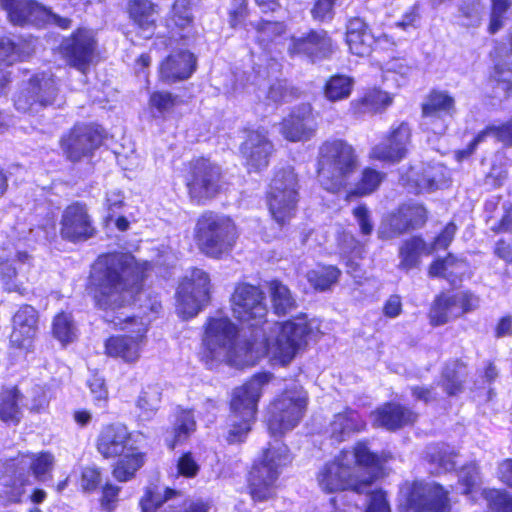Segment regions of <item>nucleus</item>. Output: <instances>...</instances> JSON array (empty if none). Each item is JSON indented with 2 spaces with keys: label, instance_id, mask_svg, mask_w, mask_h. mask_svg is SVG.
Here are the masks:
<instances>
[{
  "label": "nucleus",
  "instance_id": "f257e3e1",
  "mask_svg": "<svg viewBox=\"0 0 512 512\" xmlns=\"http://www.w3.org/2000/svg\"><path fill=\"white\" fill-rule=\"evenodd\" d=\"M144 272L134 257L124 253L101 255L92 265L90 287L96 305L115 311L129 304L139 292Z\"/></svg>",
  "mask_w": 512,
  "mask_h": 512
},
{
  "label": "nucleus",
  "instance_id": "f03ea898",
  "mask_svg": "<svg viewBox=\"0 0 512 512\" xmlns=\"http://www.w3.org/2000/svg\"><path fill=\"white\" fill-rule=\"evenodd\" d=\"M379 467V456L366 443L359 442L353 450H343L333 460L325 463L317 473V482L327 493L348 489L368 493Z\"/></svg>",
  "mask_w": 512,
  "mask_h": 512
},
{
  "label": "nucleus",
  "instance_id": "7ed1b4c3",
  "mask_svg": "<svg viewBox=\"0 0 512 512\" xmlns=\"http://www.w3.org/2000/svg\"><path fill=\"white\" fill-rule=\"evenodd\" d=\"M54 465L49 452L21 454L0 459V503L8 505L22 500L26 486H31V473L38 481H46Z\"/></svg>",
  "mask_w": 512,
  "mask_h": 512
},
{
  "label": "nucleus",
  "instance_id": "20e7f679",
  "mask_svg": "<svg viewBox=\"0 0 512 512\" xmlns=\"http://www.w3.org/2000/svg\"><path fill=\"white\" fill-rule=\"evenodd\" d=\"M317 172L320 185L336 193L344 188L359 168L355 149L342 139L327 140L319 147Z\"/></svg>",
  "mask_w": 512,
  "mask_h": 512
},
{
  "label": "nucleus",
  "instance_id": "39448f33",
  "mask_svg": "<svg viewBox=\"0 0 512 512\" xmlns=\"http://www.w3.org/2000/svg\"><path fill=\"white\" fill-rule=\"evenodd\" d=\"M272 375L259 373L240 387L234 389L231 399V414L228 420L229 443L242 442L255 420L257 403L262 394V388L268 384Z\"/></svg>",
  "mask_w": 512,
  "mask_h": 512
},
{
  "label": "nucleus",
  "instance_id": "423d86ee",
  "mask_svg": "<svg viewBox=\"0 0 512 512\" xmlns=\"http://www.w3.org/2000/svg\"><path fill=\"white\" fill-rule=\"evenodd\" d=\"M290 461L288 447L284 443L276 439L269 444L250 472L249 488L253 501L264 502L274 496V483Z\"/></svg>",
  "mask_w": 512,
  "mask_h": 512
},
{
  "label": "nucleus",
  "instance_id": "0eeeda50",
  "mask_svg": "<svg viewBox=\"0 0 512 512\" xmlns=\"http://www.w3.org/2000/svg\"><path fill=\"white\" fill-rule=\"evenodd\" d=\"M237 327L227 317L210 318L203 338V359L212 366L214 362L240 365L236 349Z\"/></svg>",
  "mask_w": 512,
  "mask_h": 512
},
{
  "label": "nucleus",
  "instance_id": "6e6552de",
  "mask_svg": "<svg viewBox=\"0 0 512 512\" xmlns=\"http://www.w3.org/2000/svg\"><path fill=\"white\" fill-rule=\"evenodd\" d=\"M200 248L211 257H220L230 251L237 238V230L231 218L214 212L204 213L197 222Z\"/></svg>",
  "mask_w": 512,
  "mask_h": 512
},
{
  "label": "nucleus",
  "instance_id": "1a4fd4ad",
  "mask_svg": "<svg viewBox=\"0 0 512 512\" xmlns=\"http://www.w3.org/2000/svg\"><path fill=\"white\" fill-rule=\"evenodd\" d=\"M62 104L55 78L44 72L24 82L14 96V106L22 113L37 114L47 107H60Z\"/></svg>",
  "mask_w": 512,
  "mask_h": 512
},
{
  "label": "nucleus",
  "instance_id": "9d476101",
  "mask_svg": "<svg viewBox=\"0 0 512 512\" xmlns=\"http://www.w3.org/2000/svg\"><path fill=\"white\" fill-rule=\"evenodd\" d=\"M307 402V392L296 384L278 396L269 410L268 430L271 435L281 436L295 428L304 415Z\"/></svg>",
  "mask_w": 512,
  "mask_h": 512
},
{
  "label": "nucleus",
  "instance_id": "9b49d317",
  "mask_svg": "<svg viewBox=\"0 0 512 512\" xmlns=\"http://www.w3.org/2000/svg\"><path fill=\"white\" fill-rule=\"evenodd\" d=\"M298 179L291 167L276 172L268 193L269 210L275 221L284 225L296 212Z\"/></svg>",
  "mask_w": 512,
  "mask_h": 512
},
{
  "label": "nucleus",
  "instance_id": "f8f14e48",
  "mask_svg": "<svg viewBox=\"0 0 512 512\" xmlns=\"http://www.w3.org/2000/svg\"><path fill=\"white\" fill-rule=\"evenodd\" d=\"M105 320L120 326L121 330H130L135 336L119 335L108 338L105 342L106 354L110 357L121 358L125 362H135L140 356V342L147 332V323L140 317L116 316Z\"/></svg>",
  "mask_w": 512,
  "mask_h": 512
},
{
  "label": "nucleus",
  "instance_id": "ddd939ff",
  "mask_svg": "<svg viewBox=\"0 0 512 512\" xmlns=\"http://www.w3.org/2000/svg\"><path fill=\"white\" fill-rule=\"evenodd\" d=\"M277 330L278 333L271 352L282 365H287L307 345V337L312 329L305 317L300 316L277 324Z\"/></svg>",
  "mask_w": 512,
  "mask_h": 512
},
{
  "label": "nucleus",
  "instance_id": "4468645a",
  "mask_svg": "<svg viewBox=\"0 0 512 512\" xmlns=\"http://www.w3.org/2000/svg\"><path fill=\"white\" fill-rule=\"evenodd\" d=\"M210 300V277L193 268L177 289L178 310L184 318L196 316Z\"/></svg>",
  "mask_w": 512,
  "mask_h": 512
},
{
  "label": "nucleus",
  "instance_id": "2eb2a0df",
  "mask_svg": "<svg viewBox=\"0 0 512 512\" xmlns=\"http://www.w3.org/2000/svg\"><path fill=\"white\" fill-rule=\"evenodd\" d=\"M264 293L256 286L241 284L232 295V310L234 316L251 327L265 322L267 306Z\"/></svg>",
  "mask_w": 512,
  "mask_h": 512
},
{
  "label": "nucleus",
  "instance_id": "dca6fc26",
  "mask_svg": "<svg viewBox=\"0 0 512 512\" xmlns=\"http://www.w3.org/2000/svg\"><path fill=\"white\" fill-rule=\"evenodd\" d=\"M96 47L94 32L91 29L78 28L62 40L60 53L71 67L85 72L94 57Z\"/></svg>",
  "mask_w": 512,
  "mask_h": 512
},
{
  "label": "nucleus",
  "instance_id": "f3484780",
  "mask_svg": "<svg viewBox=\"0 0 512 512\" xmlns=\"http://www.w3.org/2000/svg\"><path fill=\"white\" fill-rule=\"evenodd\" d=\"M221 169L206 158L193 161L187 187L191 198L197 202L214 197L220 188Z\"/></svg>",
  "mask_w": 512,
  "mask_h": 512
},
{
  "label": "nucleus",
  "instance_id": "a211bd4d",
  "mask_svg": "<svg viewBox=\"0 0 512 512\" xmlns=\"http://www.w3.org/2000/svg\"><path fill=\"white\" fill-rule=\"evenodd\" d=\"M448 491L437 483H414L410 488L406 505L414 512H447L450 509Z\"/></svg>",
  "mask_w": 512,
  "mask_h": 512
},
{
  "label": "nucleus",
  "instance_id": "6ab92c4d",
  "mask_svg": "<svg viewBox=\"0 0 512 512\" xmlns=\"http://www.w3.org/2000/svg\"><path fill=\"white\" fill-rule=\"evenodd\" d=\"M332 52V40L323 29L293 35L288 45L290 56H303L313 63L329 58Z\"/></svg>",
  "mask_w": 512,
  "mask_h": 512
},
{
  "label": "nucleus",
  "instance_id": "aec40b11",
  "mask_svg": "<svg viewBox=\"0 0 512 512\" xmlns=\"http://www.w3.org/2000/svg\"><path fill=\"white\" fill-rule=\"evenodd\" d=\"M456 112L455 100L446 91L432 90L422 104V116L425 125H432L434 133L442 134L447 120Z\"/></svg>",
  "mask_w": 512,
  "mask_h": 512
},
{
  "label": "nucleus",
  "instance_id": "412c9836",
  "mask_svg": "<svg viewBox=\"0 0 512 512\" xmlns=\"http://www.w3.org/2000/svg\"><path fill=\"white\" fill-rule=\"evenodd\" d=\"M96 229L85 205L76 202L63 211L60 234L70 242L86 241L95 235Z\"/></svg>",
  "mask_w": 512,
  "mask_h": 512
},
{
  "label": "nucleus",
  "instance_id": "4be33fe9",
  "mask_svg": "<svg viewBox=\"0 0 512 512\" xmlns=\"http://www.w3.org/2000/svg\"><path fill=\"white\" fill-rule=\"evenodd\" d=\"M38 330V312L31 305L21 306L13 316L11 347L25 354L33 351L34 338Z\"/></svg>",
  "mask_w": 512,
  "mask_h": 512
},
{
  "label": "nucleus",
  "instance_id": "5701e85b",
  "mask_svg": "<svg viewBox=\"0 0 512 512\" xmlns=\"http://www.w3.org/2000/svg\"><path fill=\"white\" fill-rule=\"evenodd\" d=\"M427 221V210L418 203H405L388 218L389 231L381 230L383 238H393L424 226Z\"/></svg>",
  "mask_w": 512,
  "mask_h": 512
},
{
  "label": "nucleus",
  "instance_id": "b1692460",
  "mask_svg": "<svg viewBox=\"0 0 512 512\" xmlns=\"http://www.w3.org/2000/svg\"><path fill=\"white\" fill-rule=\"evenodd\" d=\"M274 151L272 142L266 132L248 130L245 141L240 146V152L249 171H261L268 167L269 159Z\"/></svg>",
  "mask_w": 512,
  "mask_h": 512
},
{
  "label": "nucleus",
  "instance_id": "393cba45",
  "mask_svg": "<svg viewBox=\"0 0 512 512\" xmlns=\"http://www.w3.org/2000/svg\"><path fill=\"white\" fill-rule=\"evenodd\" d=\"M102 137L97 129L89 125H75L62 138L61 147L67 158L73 162L90 155L101 144Z\"/></svg>",
  "mask_w": 512,
  "mask_h": 512
},
{
  "label": "nucleus",
  "instance_id": "a878e982",
  "mask_svg": "<svg viewBox=\"0 0 512 512\" xmlns=\"http://www.w3.org/2000/svg\"><path fill=\"white\" fill-rule=\"evenodd\" d=\"M410 137L411 131L408 124L401 123L373 147L371 156L381 161L399 162L406 156Z\"/></svg>",
  "mask_w": 512,
  "mask_h": 512
},
{
  "label": "nucleus",
  "instance_id": "bb28decb",
  "mask_svg": "<svg viewBox=\"0 0 512 512\" xmlns=\"http://www.w3.org/2000/svg\"><path fill=\"white\" fill-rule=\"evenodd\" d=\"M14 25H40L47 18V7L34 0H0Z\"/></svg>",
  "mask_w": 512,
  "mask_h": 512
},
{
  "label": "nucleus",
  "instance_id": "cd10ccee",
  "mask_svg": "<svg viewBox=\"0 0 512 512\" xmlns=\"http://www.w3.org/2000/svg\"><path fill=\"white\" fill-rule=\"evenodd\" d=\"M31 264V256L26 252H17L15 258L0 265V279L4 289L8 292H17L24 295L26 288L22 278Z\"/></svg>",
  "mask_w": 512,
  "mask_h": 512
},
{
  "label": "nucleus",
  "instance_id": "c85d7f7f",
  "mask_svg": "<svg viewBox=\"0 0 512 512\" xmlns=\"http://www.w3.org/2000/svg\"><path fill=\"white\" fill-rule=\"evenodd\" d=\"M346 43L352 54L368 56L374 50V34L363 19L354 17L346 26Z\"/></svg>",
  "mask_w": 512,
  "mask_h": 512
},
{
  "label": "nucleus",
  "instance_id": "c756f323",
  "mask_svg": "<svg viewBox=\"0 0 512 512\" xmlns=\"http://www.w3.org/2000/svg\"><path fill=\"white\" fill-rule=\"evenodd\" d=\"M196 68V59L189 51L169 55L160 67V77L167 83L189 78Z\"/></svg>",
  "mask_w": 512,
  "mask_h": 512
},
{
  "label": "nucleus",
  "instance_id": "7c9ffc66",
  "mask_svg": "<svg viewBox=\"0 0 512 512\" xmlns=\"http://www.w3.org/2000/svg\"><path fill=\"white\" fill-rule=\"evenodd\" d=\"M129 440L127 428L120 424L104 427L97 440V449L105 458L120 456L124 453Z\"/></svg>",
  "mask_w": 512,
  "mask_h": 512
},
{
  "label": "nucleus",
  "instance_id": "2f4dec72",
  "mask_svg": "<svg viewBox=\"0 0 512 512\" xmlns=\"http://www.w3.org/2000/svg\"><path fill=\"white\" fill-rule=\"evenodd\" d=\"M364 428V422L359 414L352 409H345L343 412L333 416L327 429L330 438L335 442H342L349 438L353 433Z\"/></svg>",
  "mask_w": 512,
  "mask_h": 512
},
{
  "label": "nucleus",
  "instance_id": "473e14b6",
  "mask_svg": "<svg viewBox=\"0 0 512 512\" xmlns=\"http://www.w3.org/2000/svg\"><path fill=\"white\" fill-rule=\"evenodd\" d=\"M310 108L303 106L293 111L281 124V133L285 139L297 142L310 138L312 129L309 127Z\"/></svg>",
  "mask_w": 512,
  "mask_h": 512
},
{
  "label": "nucleus",
  "instance_id": "72a5a7b5",
  "mask_svg": "<svg viewBox=\"0 0 512 512\" xmlns=\"http://www.w3.org/2000/svg\"><path fill=\"white\" fill-rule=\"evenodd\" d=\"M415 420L416 414L399 404L393 403L379 408L375 416L376 424L388 430L399 429L404 425L413 423Z\"/></svg>",
  "mask_w": 512,
  "mask_h": 512
},
{
  "label": "nucleus",
  "instance_id": "f704fd0d",
  "mask_svg": "<svg viewBox=\"0 0 512 512\" xmlns=\"http://www.w3.org/2000/svg\"><path fill=\"white\" fill-rule=\"evenodd\" d=\"M128 12L140 35L143 38H150L155 28L153 4L149 0H130Z\"/></svg>",
  "mask_w": 512,
  "mask_h": 512
},
{
  "label": "nucleus",
  "instance_id": "c9c22d12",
  "mask_svg": "<svg viewBox=\"0 0 512 512\" xmlns=\"http://www.w3.org/2000/svg\"><path fill=\"white\" fill-rule=\"evenodd\" d=\"M161 399L162 388L160 385L152 384L144 387L136 400L139 419L145 422L151 421L160 408Z\"/></svg>",
  "mask_w": 512,
  "mask_h": 512
},
{
  "label": "nucleus",
  "instance_id": "e433bc0d",
  "mask_svg": "<svg viewBox=\"0 0 512 512\" xmlns=\"http://www.w3.org/2000/svg\"><path fill=\"white\" fill-rule=\"evenodd\" d=\"M431 253L429 245L419 236H413L404 241L399 249V267L403 270H410L419 265L420 257Z\"/></svg>",
  "mask_w": 512,
  "mask_h": 512
},
{
  "label": "nucleus",
  "instance_id": "4c0bfd02",
  "mask_svg": "<svg viewBox=\"0 0 512 512\" xmlns=\"http://www.w3.org/2000/svg\"><path fill=\"white\" fill-rule=\"evenodd\" d=\"M454 295L441 294L433 302L429 317L433 326L444 325L460 316Z\"/></svg>",
  "mask_w": 512,
  "mask_h": 512
},
{
  "label": "nucleus",
  "instance_id": "58836bf2",
  "mask_svg": "<svg viewBox=\"0 0 512 512\" xmlns=\"http://www.w3.org/2000/svg\"><path fill=\"white\" fill-rule=\"evenodd\" d=\"M254 84L258 86V97H264L273 103H278L284 100L287 96L286 82L276 79L271 82L267 71L259 70L255 76Z\"/></svg>",
  "mask_w": 512,
  "mask_h": 512
},
{
  "label": "nucleus",
  "instance_id": "ea45409f",
  "mask_svg": "<svg viewBox=\"0 0 512 512\" xmlns=\"http://www.w3.org/2000/svg\"><path fill=\"white\" fill-rule=\"evenodd\" d=\"M21 393L16 387L5 388L0 392V419L6 423L18 424L22 417L19 402Z\"/></svg>",
  "mask_w": 512,
  "mask_h": 512
},
{
  "label": "nucleus",
  "instance_id": "a19ab883",
  "mask_svg": "<svg viewBox=\"0 0 512 512\" xmlns=\"http://www.w3.org/2000/svg\"><path fill=\"white\" fill-rule=\"evenodd\" d=\"M195 430L196 420L193 411L177 408L173 421L174 438L172 441H169L167 438L166 442L171 449H174L176 444L185 441Z\"/></svg>",
  "mask_w": 512,
  "mask_h": 512
},
{
  "label": "nucleus",
  "instance_id": "79ce46f5",
  "mask_svg": "<svg viewBox=\"0 0 512 512\" xmlns=\"http://www.w3.org/2000/svg\"><path fill=\"white\" fill-rule=\"evenodd\" d=\"M466 376V365L462 361L449 362L442 373V386L447 394L453 396L462 392Z\"/></svg>",
  "mask_w": 512,
  "mask_h": 512
},
{
  "label": "nucleus",
  "instance_id": "37998d69",
  "mask_svg": "<svg viewBox=\"0 0 512 512\" xmlns=\"http://www.w3.org/2000/svg\"><path fill=\"white\" fill-rule=\"evenodd\" d=\"M250 25L256 31V41L264 49H267L271 44L276 43L277 40L286 32V25L282 21L260 20L258 22H250Z\"/></svg>",
  "mask_w": 512,
  "mask_h": 512
},
{
  "label": "nucleus",
  "instance_id": "c03bdc74",
  "mask_svg": "<svg viewBox=\"0 0 512 512\" xmlns=\"http://www.w3.org/2000/svg\"><path fill=\"white\" fill-rule=\"evenodd\" d=\"M484 5L480 0H461L454 17L460 26L470 28L481 24Z\"/></svg>",
  "mask_w": 512,
  "mask_h": 512
},
{
  "label": "nucleus",
  "instance_id": "a18cd8bd",
  "mask_svg": "<svg viewBox=\"0 0 512 512\" xmlns=\"http://www.w3.org/2000/svg\"><path fill=\"white\" fill-rule=\"evenodd\" d=\"M270 293L274 312L279 316L287 315L297 308V301L290 289L279 281L270 283Z\"/></svg>",
  "mask_w": 512,
  "mask_h": 512
},
{
  "label": "nucleus",
  "instance_id": "49530a36",
  "mask_svg": "<svg viewBox=\"0 0 512 512\" xmlns=\"http://www.w3.org/2000/svg\"><path fill=\"white\" fill-rule=\"evenodd\" d=\"M487 137H494L505 145L512 146V119L501 126H488L479 132L469 144L467 151L464 152L467 155L473 153L476 147Z\"/></svg>",
  "mask_w": 512,
  "mask_h": 512
},
{
  "label": "nucleus",
  "instance_id": "de8ad7c7",
  "mask_svg": "<svg viewBox=\"0 0 512 512\" xmlns=\"http://www.w3.org/2000/svg\"><path fill=\"white\" fill-rule=\"evenodd\" d=\"M354 81L351 77L337 74L331 76L325 84V97L332 101H340L350 96Z\"/></svg>",
  "mask_w": 512,
  "mask_h": 512
},
{
  "label": "nucleus",
  "instance_id": "09e8293b",
  "mask_svg": "<svg viewBox=\"0 0 512 512\" xmlns=\"http://www.w3.org/2000/svg\"><path fill=\"white\" fill-rule=\"evenodd\" d=\"M384 174L372 168H365L362 171L360 180L356 183L354 189L349 192L351 196H366L373 193L384 179Z\"/></svg>",
  "mask_w": 512,
  "mask_h": 512
},
{
  "label": "nucleus",
  "instance_id": "8fccbe9b",
  "mask_svg": "<svg viewBox=\"0 0 512 512\" xmlns=\"http://www.w3.org/2000/svg\"><path fill=\"white\" fill-rule=\"evenodd\" d=\"M339 276L340 270L338 268L327 266L309 271L307 280L316 290L325 291L337 282Z\"/></svg>",
  "mask_w": 512,
  "mask_h": 512
},
{
  "label": "nucleus",
  "instance_id": "3c124183",
  "mask_svg": "<svg viewBox=\"0 0 512 512\" xmlns=\"http://www.w3.org/2000/svg\"><path fill=\"white\" fill-rule=\"evenodd\" d=\"M143 462V455L141 453L126 454L115 466L113 476L120 482L128 481L143 465Z\"/></svg>",
  "mask_w": 512,
  "mask_h": 512
},
{
  "label": "nucleus",
  "instance_id": "603ef678",
  "mask_svg": "<svg viewBox=\"0 0 512 512\" xmlns=\"http://www.w3.org/2000/svg\"><path fill=\"white\" fill-rule=\"evenodd\" d=\"M53 335L63 344L71 343L76 339L77 328L70 314L60 313L54 318Z\"/></svg>",
  "mask_w": 512,
  "mask_h": 512
},
{
  "label": "nucleus",
  "instance_id": "864d4df0",
  "mask_svg": "<svg viewBox=\"0 0 512 512\" xmlns=\"http://www.w3.org/2000/svg\"><path fill=\"white\" fill-rule=\"evenodd\" d=\"M392 102L391 97L384 91L372 89L368 91L360 102V112H377L382 108L389 106Z\"/></svg>",
  "mask_w": 512,
  "mask_h": 512
},
{
  "label": "nucleus",
  "instance_id": "5fc2aeb1",
  "mask_svg": "<svg viewBox=\"0 0 512 512\" xmlns=\"http://www.w3.org/2000/svg\"><path fill=\"white\" fill-rule=\"evenodd\" d=\"M492 10L490 15L489 32L495 34L504 23V16L511 5L510 0H491Z\"/></svg>",
  "mask_w": 512,
  "mask_h": 512
},
{
  "label": "nucleus",
  "instance_id": "6e6d98bb",
  "mask_svg": "<svg viewBox=\"0 0 512 512\" xmlns=\"http://www.w3.org/2000/svg\"><path fill=\"white\" fill-rule=\"evenodd\" d=\"M478 474V468L475 464L466 465L460 470L458 482L462 494L468 495L473 491L479 479Z\"/></svg>",
  "mask_w": 512,
  "mask_h": 512
},
{
  "label": "nucleus",
  "instance_id": "4d7b16f0",
  "mask_svg": "<svg viewBox=\"0 0 512 512\" xmlns=\"http://www.w3.org/2000/svg\"><path fill=\"white\" fill-rule=\"evenodd\" d=\"M21 48L11 37H0V63L11 65L20 58Z\"/></svg>",
  "mask_w": 512,
  "mask_h": 512
},
{
  "label": "nucleus",
  "instance_id": "13d9d810",
  "mask_svg": "<svg viewBox=\"0 0 512 512\" xmlns=\"http://www.w3.org/2000/svg\"><path fill=\"white\" fill-rule=\"evenodd\" d=\"M248 16L247 0L231 1L228 10V23L231 28H241L246 26V18Z\"/></svg>",
  "mask_w": 512,
  "mask_h": 512
},
{
  "label": "nucleus",
  "instance_id": "bf43d9fd",
  "mask_svg": "<svg viewBox=\"0 0 512 512\" xmlns=\"http://www.w3.org/2000/svg\"><path fill=\"white\" fill-rule=\"evenodd\" d=\"M176 494V490L167 488L165 490L164 499H162L160 494H155L152 491H147L145 496L140 501L141 510L142 512H156L164 501L171 499Z\"/></svg>",
  "mask_w": 512,
  "mask_h": 512
},
{
  "label": "nucleus",
  "instance_id": "052dcab7",
  "mask_svg": "<svg viewBox=\"0 0 512 512\" xmlns=\"http://www.w3.org/2000/svg\"><path fill=\"white\" fill-rule=\"evenodd\" d=\"M171 20L179 28H185L192 22V13L188 0H176L172 7Z\"/></svg>",
  "mask_w": 512,
  "mask_h": 512
},
{
  "label": "nucleus",
  "instance_id": "680f3d73",
  "mask_svg": "<svg viewBox=\"0 0 512 512\" xmlns=\"http://www.w3.org/2000/svg\"><path fill=\"white\" fill-rule=\"evenodd\" d=\"M489 512H512V498L500 491L493 490L487 494Z\"/></svg>",
  "mask_w": 512,
  "mask_h": 512
},
{
  "label": "nucleus",
  "instance_id": "e2e57ef3",
  "mask_svg": "<svg viewBox=\"0 0 512 512\" xmlns=\"http://www.w3.org/2000/svg\"><path fill=\"white\" fill-rule=\"evenodd\" d=\"M428 455L430 460L443 468L445 471L454 469L455 462L452 460V456L447 453V447L444 445H435L428 448Z\"/></svg>",
  "mask_w": 512,
  "mask_h": 512
},
{
  "label": "nucleus",
  "instance_id": "0e129e2a",
  "mask_svg": "<svg viewBox=\"0 0 512 512\" xmlns=\"http://www.w3.org/2000/svg\"><path fill=\"white\" fill-rule=\"evenodd\" d=\"M336 0H316L311 9L312 18L316 21H330L334 17V5Z\"/></svg>",
  "mask_w": 512,
  "mask_h": 512
},
{
  "label": "nucleus",
  "instance_id": "69168bd1",
  "mask_svg": "<svg viewBox=\"0 0 512 512\" xmlns=\"http://www.w3.org/2000/svg\"><path fill=\"white\" fill-rule=\"evenodd\" d=\"M88 386L91 390V393L94 395L96 404L100 407L104 406L108 397V391L105 387L104 379L98 375H93L88 380Z\"/></svg>",
  "mask_w": 512,
  "mask_h": 512
},
{
  "label": "nucleus",
  "instance_id": "338daca9",
  "mask_svg": "<svg viewBox=\"0 0 512 512\" xmlns=\"http://www.w3.org/2000/svg\"><path fill=\"white\" fill-rule=\"evenodd\" d=\"M150 105L160 113L169 111L175 105V97L169 92H154L150 96Z\"/></svg>",
  "mask_w": 512,
  "mask_h": 512
},
{
  "label": "nucleus",
  "instance_id": "774afa93",
  "mask_svg": "<svg viewBox=\"0 0 512 512\" xmlns=\"http://www.w3.org/2000/svg\"><path fill=\"white\" fill-rule=\"evenodd\" d=\"M365 512H390L385 493L381 490L369 493V503Z\"/></svg>",
  "mask_w": 512,
  "mask_h": 512
}]
</instances>
